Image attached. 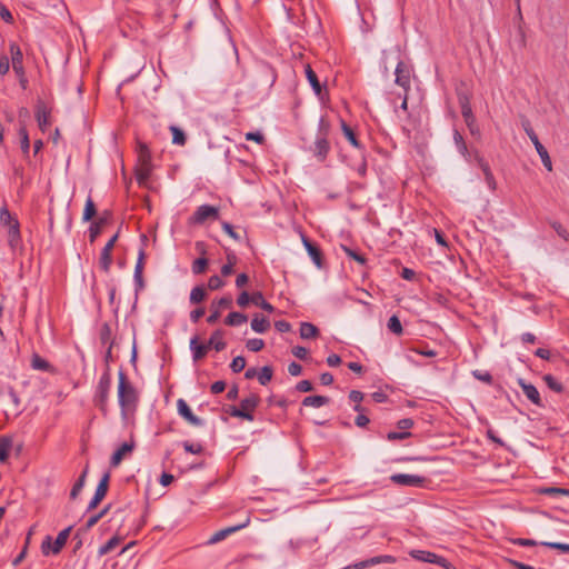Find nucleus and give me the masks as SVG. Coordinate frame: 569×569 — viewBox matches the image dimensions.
I'll list each match as a JSON object with an SVG mask.
<instances>
[{
    "mask_svg": "<svg viewBox=\"0 0 569 569\" xmlns=\"http://www.w3.org/2000/svg\"><path fill=\"white\" fill-rule=\"evenodd\" d=\"M118 383V403L121 408L122 417L134 410L138 402V392L136 388L127 381V377L122 370L119 371Z\"/></svg>",
    "mask_w": 569,
    "mask_h": 569,
    "instance_id": "obj_1",
    "label": "nucleus"
},
{
    "mask_svg": "<svg viewBox=\"0 0 569 569\" xmlns=\"http://www.w3.org/2000/svg\"><path fill=\"white\" fill-rule=\"evenodd\" d=\"M259 401H260V399L258 396L250 395L249 397H247L240 401L239 407H236V406L230 407L228 412L232 417L242 418L248 421H253L254 416H253L252 411L257 408V406L259 405Z\"/></svg>",
    "mask_w": 569,
    "mask_h": 569,
    "instance_id": "obj_2",
    "label": "nucleus"
},
{
    "mask_svg": "<svg viewBox=\"0 0 569 569\" xmlns=\"http://www.w3.org/2000/svg\"><path fill=\"white\" fill-rule=\"evenodd\" d=\"M328 134V126L325 123L323 119H320L319 122V130L312 147V152L315 157L319 161H325L329 151H330V144L327 139Z\"/></svg>",
    "mask_w": 569,
    "mask_h": 569,
    "instance_id": "obj_3",
    "label": "nucleus"
},
{
    "mask_svg": "<svg viewBox=\"0 0 569 569\" xmlns=\"http://www.w3.org/2000/svg\"><path fill=\"white\" fill-rule=\"evenodd\" d=\"M111 376L107 371L100 377L96 389L94 403L103 413H107V405L109 399V392L111 389Z\"/></svg>",
    "mask_w": 569,
    "mask_h": 569,
    "instance_id": "obj_4",
    "label": "nucleus"
},
{
    "mask_svg": "<svg viewBox=\"0 0 569 569\" xmlns=\"http://www.w3.org/2000/svg\"><path fill=\"white\" fill-rule=\"evenodd\" d=\"M71 529H72V527H68V528L61 530L58 533L54 541H52L50 536H47L41 545L43 555H46V556L49 553L58 555L61 551V549L63 548V546L66 545Z\"/></svg>",
    "mask_w": 569,
    "mask_h": 569,
    "instance_id": "obj_5",
    "label": "nucleus"
},
{
    "mask_svg": "<svg viewBox=\"0 0 569 569\" xmlns=\"http://www.w3.org/2000/svg\"><path fill=\"white\" fill-rule=\"evenodd\" d=\"M409 555L415 560L421 562L435 563L446 569H450L451 567L450 562L446 558L428 550H411Z\"/></svg>",
    "mask_w": 569,
    "mask_h": 569,
    "instance_id": "obj_6",
    "label": "nucleus"
},
{
    "mask_svg": "<svg viewBox=\"0 0 569 569\" xmlns=\"http://www.w3.org/2000/svg\"><path fill=\"white\" fill-rule=\"evenodd\" d=\"M525 131H526L527 136L529 137L530 141L533 143V146L541 159L543 167L548 171H551L552 170L551 159L549 157L547 149L539 141L537 133L533 131V129L529 124L525 126Z\"/></svg>",
    "mask_w": 569,
    "mask_h": 569,
    "instance_id": "obj_7",
    "label": "nucleus"
},
{
    "mask_svg": "<svg viewBox=\"0 0 569 569\" xmlns=\"http://www.w3.org/2000/svg\"><path fill=\"white\" fill-rule=\"evenodd\" d=\"M390 480L402 487H422L426 482V478L418 475H408V473H393L390 477Z\"/></svg>",
    "mask_w": 569,
    "mask_h": 569,
    "instance_id": "obj_8",
    "label": "nucleus"
},
{
    "mask_svg": "<svg viewBox=\"0 0 569 569\" xmlns=\"http://www.w3.org/2000/svg\"><path fill=\"white\" fill-rule=\"evenodd\" d=\"M10 60L12 69L18 78L24 74L23 54L20 47L16 42L9 44Z\"/></svg>",
    "mask_w": 569,
    "mask_h": 569,
    "instance_id": "obj_9",
    "label": "nucleus"
},
{
    "mask_svg": "<svg viewBox=\"0 0 569 569\" xmlns=\"http://www.w3.org/2000/svg\"><path fill=\"white\" fill-rule=\"evenodd\" d=\"M144 259H146V251L144 248L141 247L138 251V258L133 271V282H134V290L136 293L141 291L144 288V280H143V267H144Z\"/></svg>",
    "mask_w": 569,
    "mask_h": 569,
    "instance_id": "obj_10",
    "label": "nucleus"
},
{
    "mask_svg": "<svg viewBox=\"0 0 569 569\" xmlns=\"http://www.w3.org/2000/svg\"><path fill=\"white\" fill-rule=\"evenodd\" d=\"M219 214L218 208L210 204H202L197 208L191 217V221L197 224H201L208 219H217Z\"/></svg>",
    "mask_w": 569,
    "mask_h": 569,
    "instance_id": "obj_11",
    "label": "nucleus"
},
{
    "mask_svg": "<svg viewBox=\"0 0 569 569\" xmlns=\"http://www.w3.org/2000/svg\"><path fill=\"white\" fill-rule=\"evenodd\" d=\"M117 239H118V233L113 234L101 250L99 264L104 272H109V270H110V267L112 263L111 251L114 247Z\"/></svg>",
    "mask_w": 569,
    "mask_h": 569,
    "instance_id": "obj_12",
    "label": "nucleus"
},
{
    "mask_svg": "<svg viewBox=\"0 0 569 569\" xmlns=\"http://www.w3.org/2000/svg\"><path fill=\"white\" fill-rule=\"evenodd\" d=\"M108 482H109V473H104L103 477L100 479V481L96 488V492L88 505V508H87L88 510L94 509L99 505V502L106 497L107 491H108Z\"/></svg>",
    "mask_w": 569,
    "mask_h": 569,
    "instance_id": "obj_13",
    "label": "nucleus"
},
{
    "mask_svg": "<svg viewBox=\"0 0 569 569\" xmlns=\"http://www.w3.org/2000/svg\"><path fill=\"white\" fill-rule=\"evenodd\" d=\"M177 409H178V413L183 419H186L190 425L197 426V427L203 425V420L193 415V412L191 411L190 407L188 406V403L183 399H179L177 401Z\"/></svg>",
    "mask_w": 569,
    "mask_h": 569,
    "instance_id": "obj_14",
    "label": "nucleus"
},
{
    "mask_svg": "<svg viewBox=\"0 0 569 569\" xmlns=\"http://www.w3.org/2000/svg\"><path fill=\"white\" fill-rule=\"evenodd\" d=\"M231 305H232L231 297H222V298L213 301L211 305L212 312L207 318L208 323H210V325L216 323L218 321V319L220 318V315H221L220 310L224 309V308H229V307H231Z\"/></svg>",
    "mask_w": 569,
    "mask_h": 569,
    "instance_id": "obj_15",
    "label": "nucleus"
},
{
    "mask_svg": "<svg viewBox=\"0 0 569 569\" xmlns=\"http://www.w3.org/2000/svg\"><path fill=\"white\" fill-rule=\"evenodd\" d=\"M249 521H250V520H249V518H248L244 522H242V523H240V525L231 526V527H227V528H223V529H221V530H219V531L214 532V533L210 537V539H209V541H208V542H209L210 545H213V543H217V542H219V541H222V540H223V539H226L229 535L234 533V532H237V531H239V530H241V529L246 528V527L249 525Z\"/></svg>",
    "mask_w": 569,
    "mask_h": 569,
    "instance_id": "obj_16",
    "label": "nucleus"
},
{
    "mask_svg": "<svg viewBox=\"0 0 569 569\" xmlns=\"http://www.w3.org/2000/svg\"><path fill=\"white\" fill-rule=\"evenodd\" d=\"M301 241L303 243V247L306 248L309 257L311 258L312 262L318 267L321 268L322 266V254L319 248H317L303 233H301Z\"/></svg>",
    "mask_w": 569,
    "mask_h": 569,
    "instance_id": "obj_17",
    "label": "nucleus"
},
{
    "mask_svg": "<svg viewBox=\"0 0 569 569\" xmlns=\"http://www.w3.org/2000/svg\"><path fill=\"white\" fill-rule=\"evenodd\" d=\"M519 386L521 387L525 396L536 406L541 407V398L538 389L529 382H526L523 379L518 380Z\"/></svg>",
    "mask_w": 569,
    "mask_h": 569,
    "instance_id": "obj_18",
    "label": "nucleus"
},
{
    "mask_svg": "<svg viewBox=\"0 0 569 569\" xmlns=\"http://www.w3.org/2000/svg\"><path fill=\"white\" fill-rule=\"evenodd\" d=\"M36 119L39 128L46 131L50 126V111L47 109L44 103L39 102L36 108Z\"/></svg>",
    "mask_w": 569,
    "mask_h": 569,
    "instance_id": "obj_19",
    "label": "nucleus"
},
{
    "mask_svg": "<svg viewBox=\"0 0 569 569\" xmlns=\"http://www.w3.org/2000/svg\"><path fill=\"white\" fill-rule=\"evenodd\" d=\"M190 350L192 353V360L194 362L201 360L208 352L209 348L206 346V343H199L198 336H193L190 339Z\"/></svg>",
    "mask_w": 569,
    "mask_h": 569,
    "instance_id": "obj_20",
    "label": "nucleus"
},
{
    "mask_svg": "<svg viewBox=\"0 0 569 569\" xmlns=\"http://www.w3.org/2000/svg\"><path fill=\"white\" fill-rule=\"evenodd\" d=\"M396 79L395 82L405 89V91H408L410 88V78L408 72L403 70V62L399 61L396 70H395Z\"/></svg>",
    "mask_w": 569,
    "mask_h": 569,
    "instance_id": "obj_21",
    "label": "nucleus"
},
{
    "mask_svg": "<svg viewBox=\"0 0 569 569\" xmlns=\"http://www.w3.org/2000/svg\"><path fill=\"white\" fill-rule=\"evenodd\" d=\"M206 346H208L209 349L213 348L218 352L222 351L227 346L223 341V331L220 329L214 330Z\"/></svg>",
    "mask_w": 569,
    "mask_h": 569,
    "instance_id": "obj_22",
    "label": "nucleus"
},
{
    "mask_svg": "<svg viewBox=\"0 0 569 569\" xmlns=\"http://www.w3.org/2000/svg\"><path fill=\"white\" fill-rule=\"evenodd\" d=\"M453 142L458 150V152L468 161H471V152L468 150V147L463 140V137L458 130L453 131Z\"/></svg>",
    "mask_w": 569,
    "mask_h": 569,
    "instance_id": "obj_23",
    "label": "nucleus"
},
{
    "mask_svg": "<svg viewBox=\"0 0 569 569\" xmlns=\"http://www.w3.org/2000/svg\"><path fill=\"white\" fill-rule=\"evenodd\" d=\"M20 241H21L20 223L18 221V222H13L12 226L8 227V243L12 249H14L18 247Z\"/></svg>",
    "mask_w": 569,
    "mask_h": 569,
    "instance_id": "obj_24",
    "label": "nucleus"
},
{
    "mask_svg": "<svg viewBox=\"0 0 569 569\" xmlns=\"http://www.w3.org/2000/svg\"><path fill=\"white\" fill-rule=\"evenodd\" d=\"M132 449H133L132 443L123 442L111 456V460H110L111 466L117 467L123 459L124 455L130 452Z\"/></svg>",
    "mask_w": 569,
    "mask_h": 569,
    "instance_id": "obj_25",
    "label": "nucleus"
},
{
    "mask_svg": "<svg viewBox=\"0 0 569 569\" xmlns=\"http://www.w3.org/2000/svg\"><path fill=\"white\" fill-rule=\"evenodd\" d=\"M270 327L267 318L256 315L251 320V329L257 333H264Z\"/></svg>",
    "mask_w": 569,
    "mask_h": 569,
    "instance_id": "obj_26",
    "label": "nucleus"
},
{
    "mask_svg": "<svg viewBox=\"0 0 569 569\" xmlns=\"http://www.w3.org/2000/svg\"><path fill=\"white\" fill-rule=\"evenodd\" d=\"M329 403V398L325 396H308L302 400V406L320 408Z\"/></svg>",
    "mask_w": 569,
    "mask_h": 569,
    "instance_id": "obj_27",
    "label": "nucleus"
},
{
    "mask_svg": "<svg viewBox=\"0 0 569 569\" xmlns=\"http://www.w3.org/2000/svg\"><path fill=\"white\" fill-rule=\"evenodd\" d=\"M248 321V317L241 312H230L224 319V323L231 327H238Z\"/></svg>",
    "mask_w": 569,
    "mask_h": 569,
    "instance_id": "obj_28",
    "label": "nucleus"
},
{
    "mask_svg": "<svg viewBox=\"0 0 569 569\" xmlns=\"http://www.w3.org/2000/svg\"><path fill=\"white\" fill-rule=\"evenodd\" d=\"M319 335L318 328L310 322H301L300 325V337L302 339H312Z\"/></svg>",
    "mask_w": 569,
    "mask_h": 569,
    "instance_id": "obj_29",
    "label": "nucleus"
},
{
    "mask_svg": "<svg viewBox=\"0 0 569 569\" xmlns=\"http://www.w3.org/2000/svg\"><path fill=\"white\" fill-rule=\"evenodd\" d=\"M251 302L267 312H272L274 310L273 306L264 300L262 292L256 291L251 295Z\"/></svg>",
    "mask_w": 569,
    "mask_h": 569,
    "instance_id": "obj_30",
    "label": "nucleus"
},
{
    "mask_svg": "<svg viewBox=\"0 0 569 569\" xmlns=\"http://www.w3.org/2000/svg\"><path fill=\"white\" fill-rule=\"evenodd\" d=\"M306 77L315 93L319 96L321 93V84L320 81L318 80L316 72L311 69L309 64L306 67Z\"/></svg>",
    "mask_w": 569,
    "mask_h": 569,
    "instance_id": "obj_31",
    "label": "nucleus"
},
{
    "mask_svg": "<svg viewBox=\"0 0 569 569\" xmlns=\"http://www.w3.org/2000/svg\"><path fill=\"white\" fill-rule=\"evenodd\" d=\"M395 562H396V558L390 555L376 556V557H371V558L365 560L366 568L377 566L380 563H395Z\"/></svg>",
    "mask_w": 569,
    "mask_h": 569,
    "instance_id": "obj_32",
    "label": "nucleus"
},
{
    "mask_svg": "<svg viewBox=\"0 0 569 569\" xmlns=\"http://www.w3.org/2000/svg\"><path fill=\"white\" fill-rule=\"evenodd\" d=\"M206 297H207L206 288L203 286H197V287L192 288V290L190 292L189 300H190V303L197 305V303H200L201 301H203L206 299Z\"/></svg>",
    "mask_w": 569,
    "mask_h": 569,
    "instance_id": "obj_33",
    "label": "nucleus"
},
{
    "mask_svg": "<svg viewBox=\"0 0 569 569\" xmlns=\"http://www.w3.org/2000/svg\"><path fill=\"white\" fill-rule=\"evenodd\" d=\"M31 368L39 371H50L51 365L42 357L34 353L31 358Z\"/></svg>",
    "mask_w": 569,
    "mask_h": 569,
    "instance_id": "obj_34",
    "label": "nucleus"
},
{
    "mask_svg": "<svg viewBox=\"0 0 569 569\" xmlns=\"http://www.w3.org/2000/svg\"><path fill=\"white\" fill-rule=\"evenodd\" d=\"M120 543V538L114 536L110 538L106 543H103L99 550L98 556L102 557L112 551Z\"/></svg>",
    "mask_w": 569,
    "mask_h": 569,
    "instance_id": "obj_35",
    "label": "nucleus"
},
{
    "mask_svg": "<svg viewBox=\"0 0 569 569\" xmlns=\"http://www.w3.org/2000/svg\"><path fill=\"white\" fill-rule=\"evenodd\" d=\"M341 130L345 134V137L347 138V140L355 147V148H360L361 144L360 142L358 141L353 130L345 122V121H341Z\"/></svg>",
    "mask_w": 569,
    "mask_h": 569,
    "instance_id": "obj_36",
    "label": "nucleus"
},
{
    "mask_svg": "<svg viewBox=\"0 0 569 569\" xmlns=\"http://www.w3.org/2000/svg\"><path fill=\"white\" fill-rule=\"evenodd\" d=\"M12 447V439L10 437L0 438V461H6L9 456V450Z\"/></svg>",
    "mask_w": 569,
    "mask_h": 569,
    "instance_id": "obj_37",
    "label": "nucleus"
},
{
    "mask_svg": "<svg viewBox=\"0 0 569 569\" xmlns=\"http://www.w3.org/2000/svg\"><path fill=\"white\" fill-rule=\"evenodd\" d=\"M87 472H88V469L86 468L83 470V472L81 473V476L79 477V479L74 482L71 491H70V498L71 499H76L78 497V495L81 492L83 486H84V481H86V477H87Z\"/></svg>",
    "mask_w": 569,
    "mask_h": 569,
    "instance_id": "obj_38",
    "label": "nucleus"
},
{
    "mask_svg": "<svg viewBox=\"0 0 569 569\" xmlns=\"http://www.w3.org/2000/svg\"><path fill=\"white\" fill-rule=\"evenodd\" d=\"M151 166H140L136 172L137 181L140 186H144L150 177Z\"/></svg>",
    "mask_w": 569,
    "mask_h": 569,
    "instance_id": "obj_39",
    "label": "nucleus"
},
{
    "mask_svg": "<svg viewBox=\"0 0 569 569\" xmlns=\"http://www.w3.org/2000/svg\"><path fill=\"white\" fill-rule=\"evenodd\" d=\"M273 371L271 367L264 366L258 371V380L260 385L266 386L272 379Z\"/></svg>",
    "mask_w": 569,
    "mask_h": 569,
    "instance_id": "obj_40",
    "label": "nucleus"
},
{
    "mask_svg": "<svg viewBox=\"0 0 569 569\" xmlns=\"http://www.w3.org/2000/svg\"><path fill=\"white\" fill-rule=\"evenodd\" d=\"M543 381L555 392L561 393L563 391V386L552 375H546L543 377Z\"/></svg>",
    "mask_w": 569,
    "mask_h": 569,
    "instance_id": "obj_41",
    "label": "nucleus"
},
{
    "mask_svg": "<svg viewBox=\"0 0 569 569\" xmlns=\"http://www.w3.org/2000/svg\"><path fill=\"white\" fill-rule=\"evenodd\" d=\"M13 222H18V220L11 216L10 211L8 210V207L3 206L0 209V223L4 227H10Z\"/></svg>",
    "mask_w": 569,
    "mask_h": 569,
    "instance_id": "obj_42",
    "label": "nucleus"
},
{
    "mask_svg": "<svg viewBox=\"0 0 569 569\" xmlns=\"http://www.w3.org/2000/svg\"><path fill=\"white\" fill-rule=\"evenodd\" d=\"M94 214H96L94 202L91 197H88V199L86 201L84 210H83L82 220L89 221L93 218Z\"/></svg>",
    "mask_w": 569,
    "mask_h": 569,
    "instance_id": "obj_43",
    "label": "nucleus"
},
{
    "mask_svg": "<svg viewBox=\"0 0 569 569\" xmlns=\"http://www.w3.org/2000/svg\"><path fill=\"white\" fill-rule=\"evenodd\" d=\"M388 329L397 336H400L403 331L402 325L397 316H391L387 323Z\"/></svg>",
    "mask_w": 569,
    "mask_h": 569,
    "instance_id": "obj_44",
    "label": "nucleus"
},
{
    "mask_svg": "<svg viewBox=\"0 0 569 569\" xmlns=\"http://www.w3.org/2000/svg\"><path fill=\"white\" fill-rule=\"evenodd\" d=\"M170 130L172 132V143L178 144V146H183L186 143L184 132L176 126H171Z\"/></svg>",
    "mask_w": 569,
    "mask_h": 569,
    "instance_id": "obj_45",
    "label": "nucleus"
},
{
    "mask_svg": "<svg viewBox=\"0 0 569 569\" xmlns=\"http://www.w3.org/2000/svg\"><path fill=\"white\" fill-rule=\"evenodd\" d=\"M349 399L352 402L356 403L355 407H353L355 411H357V412H362L363 411V408L360 406V402L363 399V393L361 391L351 390L350 393H349Z\"/></svg>",
    "mask_w": 569,
    "mask_h": 569,
    "instance_id": "obj_46",
    "label": "nucleus"
},
{
    "mask_svg": "<svg viewBox=\"0 0 569 569\" xmlns=\"http://www.w3.org/2000/svg\"><path fill=\"white\" fill-rule=\"evenodd\" d=\"M207 266H208V260L203 257H200L193 261L191 269L194 274H200V273L204 272Z\"/></svg>",
    "mask_w": 569,
    "mask_h": 569,
    "instance_id": "obj_47",
    "label": "nucleus"
},
{
    "mask_svg": "<svg viewBox=\"0 0 569 569\" xmlns=\"http://www.w3.org/2000/svg\"><path fill=\"white\" fill-rule=\"evenodd\" d=\"M246 347L248 350H250L252 352H258L264 347V341L259 338H252V339L247 340Z\"/></svg>",
    "mask_w": 569,
    "mask_h": 569,
    "instance_id": "obj_48",
    "label": "nucleus"
},
{
    "mask_svg": "<svg viewBox=\"0 0 569 569\" xmlns=\"http://www.w3.org/2000/svg\"><path fill=\"white\" fill-rule=\"evenodd\" d=\"M19 136H20L21 150L23 153H28L29 149H30V141H29V136H28V131L26 130V128L19 129Z\"/></svg>",
    "mask_w": 569,
    "mask_h": 569,
    "instance_id": "obj_49",
    "label": "nucleus"
},
{
    "mask_svg": "<svg viewBox=\"0 0 569 569\" xmlns=\"http://www.w3.org/2000/svg\"><path fill=\"white\" fill-rule=\"evenodd\" d=\"M244 367H246V359L242 356L234 357L230 365V369L234 373L242 371L244 369Z\"/></svg>",
    "mask_w": 569,
    "mask_h": 569,
    "instance_id": "obj_50",
    "label": "nucleus"
},
{
    "mask_svg": "<svg viewBox=\"0 0 569 569\" xmlns=\"http://www.w3.org/2000/svg\"><path fill=\"white\" fill-rule=\"evenodd\" d=\"M550 226L557 232V234L566 241H569L568 230L558 221H551Z\"/></svg>",
    "mask_w": 569,
    "mask_h": 569,
    "instance_id": "obj_51",
    "label": "nucleus"
},
{
    "mask_svg": "<svg viewBox=\"0 0 569 569\" xmlns=\"http://www.w3.org/2000/svg\"><path fill=\"white\" fill-rule=\"evenodd\" d=\"M411 436L412 433L409 431H390L387 433V439L389 441L403 440L410 438Z\"/></svg>",
    "mask_w": 569,
    "mask_h": 569,
    "instance_id": "obj_52",
    "label": "nucleus"
},
{
    "mask_svg": "<svg viewBox=\"0 0 569 569\" xmlns=\"http://www.w3.org/2000/svg\"><path fill=\"white\" fill-rule=\"evenodd\" d=\"M10 70V58L6 53H0V76L4 77Z\"/></svg>",
    "mask_w": 569,
    "mask_h": 569,
    "instance_id": "obj_53",
    "label": "nucleus"
},
{
    "mask_svg": "<svg viewBox=\"0 0 569 569\" xmlns=\"http://www.w3.org/2000/svg\"><path fill=\"white\" fill-rule=\"evenodd\" d=\"M182 446L187 452L192 455H199L203 451V447L200 443H191L189 441H184Z\"/></svg>",
    "mask_w": 569,
    "mask_h": 569,
    "instance_id": "obj_54",
    "label": "nucleus"
},
{
    "mask_svg": "<svg viewBox=\"0 0 569 569\" xmlns=\"http://www.w3.org/2000/svg\"><path fill=\"white\" fill-rule=\"evenodd\" d=\"M224 286V281L217 274H213L208 280V288L210 290H218Z\"/></svg>",
    "mask_w": 569,
    "mask_h": 569,
    "instance_id": "obj_55",
    "label": "nucleus"
},
{
    "mask_svg": "<svg viewBox=\"0 0 569 569\" xmlns=\"http://www.w3.org/2000/svg\"><path fill=\"white\" fill-rule=\"evenodd\" d=\"M542 546L560 550L562 553H569V543L566 542H541Z\"/></svg>",
    "mask_w": 569,
    "mask_h": 569,
    "instance_id": "obj_56",
    "label": "nucleus"
},
{
    "mask_svg": "<svg viewBox=\"0 0 569 569\" xmlns=\"http://www.w3.org/2000/svg\"><path fill=\"white\" fill-rule=\"evenodd\" d=\"M472 376L480 381H483L488 385L492 382V376L488 371L473 370Z\"/></svg>",
    "mask_w": 569,
    "mask_h": 569,
    "instance_id": "obj_57",
    "label": "nucleus"
},
{
    "mask_svg": "<svg viewBox=\"0 0 569 569\" xmlns=\"http://www.w3.org/2000/svg\"><path fill=\"white\" fill-rule=\"evenodd\" d=\"M543 493L549 496H569V490L558 487H549L542 490Z\"/></svg>",
    "mask_w": 569,
    "mask_h": 569,
    "instance_id": "obj_58",
    "label": "nucleus"
},
{
    "mask_svg": "<svg viewBox=\"0 0 569 569\" xmlns=\"http://www.w3.org/2000/svg\"><path fill=\"white\" fill-rule=\"evenodd\" d=\"M460 106H461V114H462L465 121L475 117L472 113L471 106L467 99L465 101H461Z\"/></svg>",
    "mask_w": 569,
    "mask_h": 569,
    "instance_id": "obj_59",
    "label": "nucleus"
},
{
    "mask_svg": "<svg viewBox=\"0 0 569 569\" xmlns=\"http://www.w3.org/2000/svg\"><path fill=\"white\" fill-rule=\"evenodd\" d=\"M465 122H466L471 136L479 138L480 129H479V126L477 124L476 118L473 117L471 119L466 120Z\"/></svg>",
    "mask_w": 569,
    "mask_h": 569,
    "instance_id": "obj_60",
    "label": "nucleus"
},
{
    "mask_svg": "<svg viewBox=\"0 0 569 569\" xmlns=\"http://www.w3.org/2000/svg\"><path fill=\"white\" fill-rule=\"evenodd\" d=\"M139 160L141 166H151V156L146 146L141 147Z\"/></svg>",
    "mask_w": 569,
    "mask_h": 569,
    "instance_id": "obj_61",
    "label": "nucleus"
},
{
    "mask_svg": "<svg viewBox=\"0 0 569 569\" xmlns=\"http://www.w3.org/2000/svg\"><path fill=\"white\" fill-rule=\"evenodd\" d=\"M250 302L251 296L247 291H242L237 298V303L241 308H246Z\"/></svg>",
    "mask_w": 569,
    "mask_h": 569,
    "instance_id": "obj_62",
    "label": "nucleus"
},
{
    "mask_svg": "<svg viewBox=\"0 0 569 569\" xmlns=\"http://www.w3.org/2000/svg\"><path fill=\"white\" fill-rule=\"evenodd\" d=\"M292 355L300 360H306L308 358V350L302 346H296L292 348Z\"/></svg>",
    "mask_w": 569,
    "mask_h": 569,
    "instance_id": "obj_63",
    "label": "nucleus"
},
{
    "mask_svg": "<svg viewBox=\"0 0 569 569\" xmlns=\"http://www.w3.org/2000/svg\"><path fill=\"white\" fill-rule=\"evenodd\" d=\"M100 230H101V223L100 222L91 223V226L89 227V238H90L91 242H93L96 240V238L100 233Z\"/></svg>",
    "mask_w": 569,
    "mask_h": 569,
    "instance_id": "obj_64",
    "label": "nucleus"
}]
</instances>
